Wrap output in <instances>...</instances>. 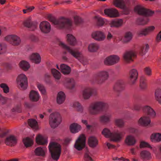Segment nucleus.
Segmentation results:
<instances>
[{
  "mask_svg": "<svg viewBox=\"0 0 161 161\" xmlns=\"http://www.w3.org/2000/svg\"><path fill=\"white\" fill-rule=\"evenodd\" d=\"M39 28L41 31L45 34L50 32L51 29L50 23L46 21H44L40 23Z\"/></svg>",
  "mask_w": 161,
  "mask_h": 161,
  "instance_id": "obj_14",
  "label": "nucleus"
},
{
  "mask_svg": "<svg viewBox=\"0 0 161 161\" xmlns=\"http://www.w3.org/2000/svg\"><path fill=\"white\" fill-rule=\"evenodd\" d=\"M121 14H128L130 11V0H121Z\"/></svg>",
  "mask_w": 161,
  "mask_h": 161,
  "instance_id": "obj_10",
  "label": "nucleus"
},
{
  "mask_svg": "<svg viewBox=\"0 0 161 161\" xmlns=\"http://www.w3.org/2000/svg\"><path fill=\"white\" fill-rule=\"evenodd\" d=\"M136 57V53L133 51H130L125 52L123 56L124 60L126 62L130 63L133 61V58Z\"/></svg>",
  "mask_w": 161,
  "mask_h": 161,
  "instance_id": "obj_16",
  "label": "nucleus"
},
{
  "mask_svg": "<svg viewBox=\"0 0 161 161\" xmlns=\"http://www.w3.org/2000/svg\"><path fill=\"white\" fill-rule=\"evenodd\" d=\"M140 147L141 148L145 147L150 148V146L148 143L145 142H142L140 143Z\"/></svg>",
  "mask_w": 161,
  "mask_h": 161,
  "instance_id": "obj_59",
  "label": "nucleus"
},
{
  "mask_svg": "<svg viewBox=\"0 0 161 161\" xmlns=\"http://www.w3.org/2000/svg\"><path fill=\"white\" fill-rule=\"evenodd\" d=\"M112 3L116 7L121 8V0H113Z\"/></svg>",
  "mask_w": 161,
  "mask_h": 161,
  "instance_id": "obj_55",
  "label": "nucleus"
},
{
  "mask_svg": "<svg viewBox=\"0 0 161 161\" xmlns=\"http://www.w3.org/2000/svg\"><path fill=\"white\" fill-rule=\"evenodd\" d=\"M144 71L146 74L148 75H151V70L150 68L146 67L144 69Z\"/></svg>",
  "mask_w": 161,
  "mask_h": 161,
  "instance_id": "obj_61",
  "label": "nucleus"
},
{
  "mask_svg": "<svg viewBox=\"0 0 161 161\" xmlns=\"http://www.w3.org/2000/svg\"><path fill=\"white\" fill-rule=\"evenodd\" d=\"M88 144L89 146L92 148L97 147L98 144V141L95 136H91L88 138Z\"/></svg>",
  "mask_w": 161,
  "mask_h": 161,
  "instance_id": "obj_29",
  "label": "nucleus"
},
{
  "mask_svg": "<svg viewBox=\"0 0 161 161\" xmlns=\"http://www.w3.org/2000/svg\"><path fill=\"white\" fill-rule=\"evenodd\" d=\"M5 51V47L2 44L0 43V54L4 53Z\"/></svg>",
  "mask_w": 161,
  "mask_h": 161,
  "instance_id": "obj_62",
  "label": "nucleus"
},
{
  "mask_svg": "<svg viewBox=\"0 0 161 161\" xmlns=\"http://www.w3.org/2000/svg\"><path fill=\"white\" fill-rule=\"evenodd\" d=\"M40 91L43 94H45L46 93V90L45 87L42 85L39 84L37 85Z\"/></svg>",
  "mask_w": 161,
  "mask_h": 161,
  "instance_id": "obj_56",
  "label": "nucleus"
},
{
  "mask_svg": "<svg viewBox=\"0 0 161 161\" xmlns=\"http://www.w3.org/2000/svg\"><path fill=\"white\" fill-rule=\"evenodd\" d=\"M97 82L98 84H101L104 82L109 77L108 73L106 71H101L97 73Z\"/></svg>",
  "mask_w": 161,
  "mask_h": 161,
  "instance_id": "obj_11",
  "label": "nucleus"
},
{
  "mask_svg": "<svg viewBox=\"0 0 161 161\" xmlns=\"http://www.w3.org/2000/svg\"><path fill=\"white\" fill-rule=\"evenodd\" d=\"M97 20V25L100 26H102L104 23V21L102 18L96 17Z\"/></svg>",
  "mask_w": 161,
  "mask_h": 161,
  "instance_id": "obj_54",
  "label": "nucleus"
},
{
  "mask_svg": "<svg viewBox=\"0 0 161 161\" xmlns=\"http://www.w3.org/2000/svg\"><path fill=\"white\" fill-rule=\"evenodd\" d=\"M5 39L14 46L19 45L21 42L20 38L14 35H8L5 37Z\"/></svg>",
  "mask_w": 161,
  "mask_h": 161,
  "instance_id": "obj_9",
  "label": "nucleus"
},
{
  "mask_svg": "<svg viewBox=\"0 0 161 161\" xmlns=\"http://www.w3.org/2000/svg\"><path fill=\"white\" fill-rule=\"evenodd\" d=\"M86 137L83 134L79 137L74 145L75 147L78 150L80 151L83 148L85 145Z\"/></svg>",
  "mask_w": 161,
  "mask_h": 161,
  "instance_id": "obj_7",
  "label": "nucleus"
},
{
  "mask_svg": "<svg viewBox=\"0 0 161 161\" xmlns=\"http://www.w3.org/2000/svg\"><path fill=\"white\" fill-rule=\"evenodd\" d=\"M17 82L22 90L25 89L28 86L27 78L23 74L19 75L17 79Z\"/></svg>",
  "mask_w": 161,
  "mask_h": 161,
  "instance_id": "obj_8",
  "label": "nucleus"
},
{
  "mask_svg": "<svg viewBox=\"0 0 161 161\" xmlns=\"http://www.w3.org/2000/svg\"><path fill=\"white\" fill-rule=\"evenodd\" d=\"M49 121L51 127L54 129L60 124L62 122V118L58 113H53L49 116Z\"/></svg>",
  "mask_w": 161,
  "mask_h": 161,
  "instance_id": "obj_6",
  "label": "nucleus"
},
{
  "mask_svg": "<svg viewBox=\"0 0 161 161\" xmlns=\"http://www.w3.org/2000/svg\"><path fill=\"white\" fill-rule=\"evenodd\" d=\"M132 37V35L130 32H128L126 33L123 42L125 43H127L129 42L131 39Z\"/></svg>",
  "mask_w": 161,
  "mask_h": 161,
  "instance_id": "obj_45",
  "label": "nucleus"
},
{
  "mask_svg": "<svg viewBox=\"0 0 161 161\" xmlns=\"http://www.w3.org/2000/svg\"><path fill=\"white\" fill-rule=\"evenodd\" d=\"M155 29V27L153 26L149 27L145 29L140 30L138 32L139 35H142L146 36L150 33L153 31Z\"/></svg>",
  "mask_w": 161,
  "mask_h": 161,
  "instance_id": "obj_33",
  "label": "nucleus"
},
{
  "mask_svg": "<svg viewBox=\"0 0 161 161\" xmlns=\"http://www.w3.org/2000/svg\"><path fill=\"white\" fill-rule=\"evenodd\" d=\"M65 85L69 89H72L75 86V82L73 79L67 78L65 80Z\"/></svg>",
  "mask_w": 161,
  "mask_h": 161,
  "instance_id": "obj_37",
  "label": "nucleus"
},
{
  "mask_svg": "<svg viewBox=\"0 0 161 161\" xmlns=\"http://www.w3.org/2000/svg\"><path fill=\"white\" fill-rule=\"evenodd\" d=\"M73 107L79 112H82L83 110L82 107L78 102H74L73 105Z\"/></svg>",
  "mask_w": 161,
  "mask_h": 161,
  "instance_id": "obj_52",
  "label": "nucleus"
},
{
  "mask_svg": "<svg viewBox=\"0 0 161 161\" xmlns=\"http://www.w3.org/2000/svg\"><path fill=\"white\" fill-rule=\"evenodd\" d=\"M65 98V96L64 93L62 92H59L57 95V103L59 104H62L64 102Z\"/></svg>",
  "mask_w": 161,
  "mask_h": 161,
  "instance_id": "obj_36",
  "label": "nucleus"
},
{
  "mask_svg": "<svg viewBox=\"0 0 161 161\" xmlns=\"http://www.w3.org/2000/svg\"><path fill=\"white\" fill-rule=\"evenodd\" d=\"M17 140L16 137L14 135H10L6 138L5 143L7 145L12 147L16 145Z\"/></svg>",
  "mask_w": 161,
  "mask_h": 161,
  "instance_id": "obj_18",
  "label": "nucleus"
},
{
  "mask_svg": "<svg viewBox=\"0 0 161 161\" xmlns=\"http://www.w3.org/2000/svg\"><path fill=\"white\" fill-rule=\"evenodd\" d=\"M67 39L68 43L71 46H75L77 44V40L72 35L67 34Z\"/></svg>",
  "mask_w": 161,
  "mask_h": 161,
  "instance_id": "obj_28",
  "label": "nucleus"
},
{
  "mask_svg": "<svg viewBox=\"0 0 161 161\" xmlns=\"http://www.w3.org/2000/svg\"><path fill=\"white\" fill-rule=\"evenodd\" d=\"M28 124L33 129L36 130L38 128L37 122L35 119H29L28 120Z\"/></svg>",
  "mask_w": 161,
  "mask_h": 161,
  "instance_id": "obj_35",
  "label": "nucleus"
},
{
  "mask_svg": "<svg viewBox=\"0 0 161 161\" xmlns=\"http://www.w3.org/2000/svg\"><path fill=\"white\" fill-rule=\"evenodd\" d=\"M61 72L65 75L69 74L71 72V69L69 67L65 64H62L60 66Z\"/></svg>",
  "mask_w": 161,
  "mask_h": 161,
  "instance_id": "obj_34",
  "label": "nucleus"
},
{
  "mask_svg": "<svg viewBox=\"0 0 161 161\" xmlns=\"http://www.w3.org/2000/svg\"><path fill=\"white\" fill-rule=\"evenodd\" d=\"M108 106V104L103 101H96L91 103L88 108L90 114L95 115L103 111Z\"/></svg>",
  "mask_w": 161,
  "mask_h": 161,
  "instance_id": "obj_2",
  "label": "nucleus"
},
{
  "mask_svg": "<svg viewBox=\"0 0 161 161\" xmlns=\"http://www.w3.org/2000/svg\"><path fill=\"white\" fill-rule=\"evenodd\" d=\"M61 45L63 48L66 50L69 54L79 60L84 65L87 63L86 60L84 58L82 54L78 51L72 49L63 43H61Z\"/></svg>",
  "mask_w": 161,
  "mask_h": 161,
  "instance_id": "obj_4",
  "label": "nucleus"
},
{
  "mask_svg": "<svg viewBox=\"0 0 161 161\" xmlns=\"http://www.w3.org/2000/svg\"><path fill=\"white\" fill-rule=\"evenodd\" d=\"M74 23L76 25H78L82 24L83 21L82 19L78 16H75L74 17Z\"/></svg>",
  "mask_w": 161,
  "mask_h": 161,
  "instance_id": "obj_51",
  "label": "nucleus"
},
{
  "mask_svg": "<svg viewBox=\"0 0 161 161\" xmlns=\"http://www.w3.org/2000/svg\"><path fill=\"white\" fill-rule=\"evenodd\" d=\"M29 97L31 101L35 102L38 101L40 96L37 92L32 90L30 92Z\"/></svg>",
  "mask_w": 161,
  "mask_h": 161,
  "instance_id": "obj_32",
  "label": "nucleus"
},
{
  "mask_svg": "<svg viewBox=\"0 0 161 161\" xmlns=\"http://www.w3.org/2000/svg\"><path fill=\"white\" fill-rule=\"evenodd\" d=\"M84 157L86 159V160L87 161L89 160H92V158L89 156V153H86L85 154L84 156Z\"/></svg>",
  "mask_w": 161,
  "mask_h": 161,
  "instance_id": "obj_63",
  "label": "nucleus"
},
{
  "mask_svg": "<svg viewBox=\"0 0 161 161\" xmlns=\"http://www.w3.org/2000/svg\"><path fill=\"white\" fill-rule=\"evenodd\" d=\"M156 41L158 42L161 41V31L157 34L156 38Z\"/></svg>",
  "mask_w": 161,
  "mask_h": 161,
  "instance_id": "obj_64",
  "label": "nucleus"
},
{
  "mask_svg": "<svg viewBox=\"0 0 161 161\" xmlns=\"http://www.w3.org/2000/svg\"><path fill=\"white\" fill-rule=\"evenodd\" d=\"M136 142V140L134 137L131 136H127L125 140V142L126 144L130 146L135 145Z\"/></svg>",
  "mask_w": 161,
  "mask_h": 161,
  "instance_id": "obj_38",
  "label": "nucleus"
},
{
  "mask_svg": "<svg viewBox=\"0 0 161 161\" xmlns=\"http://www.w3.org/2000/svg\"><path fill=\"white\" fill-rule=\"evenodd\" d=\"M46 150L47 148L45 147H38L35 149L34 153L36 156L43 157L45 155Z\"/></svg>",
  "mask_w": 161,
  "mask_h": 161,
  "instance_id": "obj_30",
  "label": "nucleus"
},
{
  "mask_svg": "<svg viewBox=\"0 0 161 161\" xmlns=\"http://www.w3.org/2000/svg\"><path fill=\"white\" fill-rule=\"evenodd\" d=\"M110 141L115 142H118L121 140V132L118 130L112 132L110 138Z\"/></svg>",
  "mask_w": 161,
  "mask_h": 161,
  "instance_id": "obj_21",
  "label": "nucleus"
},
{
  "mask_svg": "<svg viewBox=\"0 0 161 161\" xmlns=\"http://www.w3.org/2000/svg\"><path fill=\"white\" fill-rule=\"evenodd\" d=\"M24 25L25 26L30 28L31 31H34L37 27L36 25L30 19H28L25 21Z\"/></svg>",
  "mask_w": 161,
  "mask_h": 161,
  "instance_id": "obj_24",
  "label": "nucleus"
},
{
  "mask_svg": "<svg viewBox=\"0 0 161 161\" xmlns=\"http://www.w3.org/2000/svg\"><path fill=\"white\" fill-rule=\"evenodd\" d=\"M19 64L20 67L25 71L27 70L30 67V65L28 63L24 60L21 61Z\"/></svg>",
  "mask_w": 161,
  "mask_h": 161,
  "instance_id": "obj_43",
  "label": "nucleus"
},
{
  "mask_svg": "<svg viewBox=\"0 0 161 161\" xmlns=\"http://www.w3.org/2000/svg\"><path fill=\"white\" fill-rule=\"evenodd\" d=\"M147 84L146 80L143 77H142L140 79V88L142 90L145 89L147 87Z\"/></svg>",
  "mask_w": 161,
  "mask_h": 161,
  "instance_id": "obj_50",
  "label": "nucleus"
},
{
  "mask_svg": "<svg viewBox=\"0 0 161 161\" xmlns=\"http://www.w3.org/2000/svg\"><path fill=\"white\" fill-rule=\"evenodd\" d=\"M48 147L52 158L54 160L57 161L61 152L60 145L57 142H51L49 143Z\"/></svg>",
  "mask_w": 161,
  "mask_h": 161,
  "instance_id": "obj_3",
  "label": "nucleus"
},
{
  "mask_svg": "<svg viewBox=\"0 0 161 161\" xmlns=\"http://www.w3.org/2000/svg\"><path fill=\"white\" fill-rule=\"evenodd\" d=\"M115 125L119 127H121V119L119 118L116 119H115Z\"/></svg>",
  "mask_w": 161,
  "mask_h": 161,
  "instance_id": "obj_60",
  "label": "nucleus"
},
{
  "mask_svg": "<svg viewBox=\"0 0 161 161\" xmlns=\"http://www.w3.org/2000/svg\"><path fill=\"white\" fill-rule=\"evenodd\" d=\"M143 112L149 116L153 117L156 115L154 110L150 107L148 106H145L142 108Z\"/></svg>",
  "mask_w": 161,
  "mask_h": 161,
  "instance_id": "obj_20",
  "label": "nucleus"
},
{
  "mask_svg": "<svg viewBox=\"0 0 161 161\" xmlns=\"http://www.w3.org/2000/svg\"><path fill=\"white\" fill-rule=\"evenodd\" d=\"M0 87L2 88L3 92L7 93L9 92V88L8 85L5 83H2L0 84Z\"/></svg>",
  "mask_w": 161,
  "mask_h": 161,
  "instance_id": "obj_53",
  "label": "nucleus"
},
{
  "mask_svg": "<svg viewBox=\"0 0 161 161\" xmlns=\"http://www.w3.org/2000/svg\"><path fill=\"white\" fill-rule=\"evenodd\" d=\"M112 132L108 128H104L102 131V134L106 138H110Z\"/></svg>",
  "mask_w": 161,
  "mask_h": 161,
  "instance_id": "obj_46",
  "label": "nucleus"
},
{
  "mask_svg": "<svg viewBox=\"0 0 161 161\" xmlns=\"http://www.w3.org/2000/svg\"><path fill=\"white\" fill-rule=\"evenodd\" d=\"M141 158L143 161H147L152 158L151 153L149 151L143 150L141 151L140 154Z\"/></svg>",
  "mask_w": 161,
  "mask_h": 161,
  "instance_id": "obj_19",
  "label": "nucleus"
},
{
  "mask_svg": "<svg viewBox=\"0 0 161 161\" xmlns=\"http://www.w3.org/2000/svg\"><path fill=\"white\" fill-rule=\"evenodd\" d=\"M92 38L97 41H103L106 36L103 32L101 31H96L92 32L91 34Z\"/></svg>",
  "mask_w": 161,
  "mask_h": 161,
  "instance_id": "obj_15",
  "label": "nucleus"
},
{
  "mask_svg": "<svg viewBox=\"0 0 161 161\" xmlns=\"http://www.w3.org/2000/svg\"><path fill=\"white\" fill-rule=\"evenodd\" d=\"M114 90L116 94L119 96L121 90V82L120 80L115 83L114 87Z\"/></svg>",
  "mask_w": 161,
  "mask_h": 161,
  "instance_id": "obj_41",
  "label": "nucleus"
},
{
  "mask_svg": "<svg viewBox=\"0 0 161 161\" xmlns=\"http://www.w3.org/2000/svg\"><path fill=\"white\" fill-rule=\"evenodd\" d=\"M141 108V105L139 103H136L134 105L132 109L136 111H139Z\"/></svg>",
  "mask_w": 161,
  "mask_h": 161,
  "instance_id": "obj_58",
  "label": "nucleus"
},
{
  "mask_svg": "<svg viewBox=\"0 0 161 161\" xmlns=\"http://www.w3.org/2000/svg\"><path fill=\"white\" fill-rule=\"evenodd\" d=\"M30 59L33 62L38 64L41 62V57L40 55L37 53H32L30 57Z\"/></svg>",
  "mask_w": 161,
  "mask_h": 161,
  "instance_id": "obj_26",
  "label": "nucleus"
},
{
  "mask_svg": "<svg viewBox=\"0 0 161 161\" xmlns=\"http://www.w3.org/2000/svg\"><path fill=\"white\" fill-rule=\"evenodd\" d=\"M104 13L105 15L111 18L118 17L119 16L118 10L114 8L105 9L104 10Z\"/></svg>",
  "mask_w": 161,
  "mask_h": 161,
  "instance_id": "obj_17",
  "label": "nucleus"
},
{
  "mask_svg": "<svg viewBox=\"0 0 161 161\" xmlns=\"http://www.w3.org/2000/svg\"><path fill=\"white\" fill-rule=\"evenodd\" d=\"M151 120L148 117L144 116L141 117L138 120V124L142 126H147L150 125Z\"/></svg>",
  "mask_w": 161,
  "mask_h": 161,
  "instance_id": "obj_22",
  "label": "nucleus"
},
{
  "mask_svg": "<svg viewBox=\"0 0 161 161\" xmlns=\"http://www.w3.org/2000/svg\"><path fill=\"white\" fill-rule=\"evenodd\" d=\"M138 77V73L135 69L130 70L129 74V80L130 84L131 85H134L136 83Z\"/></svg>",
  "mask_w": 161,
  "mask_h": 161,
  "instance_id": "obj_13",
  "label": "nucleus"
},
{
  "mask_svg": "<svg viewBox=\"0 0 161 161\" xmlns=\"http://www.w3.org/2000/svg\"><path fill=\"white\" fill-rule=\"evenodd\" d=\"M9 100V99L3 97L0 94V103L2 104H4L6 103L7 101Z\"/></svg>",
  "mask_w": 161,
  "mask_h": 161,
  "instance_id": "obj_57",
  "label": "nucleus"
},
{
  "mask_svg": "<svg viewBox=\"0 0 161 161\" xmlns=\"http://www.w3.org/2000/svg\"><path fill=\"white\" fill-rule=\"evenodd\" d=\"M120 58L117 55H112L107 57L104 60V63L108 65H113L119 61Z\"/></svg>",
  "mask_w": 161,
  "mask_h": 161,
  "instance_id": "obj_12",
  "label": "nucleus"
},
{
  "mask_svg": "<svg viewBox=\"0 0 161 161\" xmlns=\"http://www.w3.org/2000/svg\"><path fill=\"white\" fill-rule=\"evenodd\" d=\"M155 98L156 100L161 105V89H157L156 90Z\"/></svg>",
  "mask_w": 161,
  "mask_h": 161,
  "instance_id": "obj_40",
  "label": "nucleus"
},
{
  "mask_svg": "<svg viewBox=\"0 0 161 161\" xmlns=\"http://www.w3.org/2000/svg\"><path fill=\"white\" fill-rule=\"evenodd\" d=\"M111 27H118L121 25V19H116L112 21L110 24Z\"/></svg>",
  "mask_w": 161,
  "mask_h": 161,
  "instance_id": "obj_44",
  "label": "nucleus"
},
{
  "mask_svg": "<svg viewBox=\"0 0 161 161\" xmlns=\"http://www.w3.org/2000/svg\"><path fill=\"white\" fill-rule=\"evenodd\" d=\"M70 130L71 132L73 133L78 132L80 130L81 127L80 125L76 123H73L70 125Z\"/></svg>",
  "mask_w": 161,
  "mask_h": 161,
  "instance_id": "obj_27",
  "label": "nucleus"
},
{
  "mask_svg": "<svg viewBox=\"0 0 161 161\" xmlns=\"http://www.w3.org/2000/svg\"><path fill=\"white\" fill-rule=\"evenodd\" d=\"M149 48V45L148 44L141 47L139 51L140 54L141 55L145 54L147 52Z\"/></svg>",
  "mask_w": 161,
  "mask_h": 161,
  "instance_id": "obj_48",
  "label": "nucleus"
},
{
  "mask_svg": "<svg viewBox=\"0 0 161 161\" xmlns=\"http://www.w3.org/2000/svg\"><path fill=\"white\" fill-rule=\"evenodd\" d=\"M37 143L40 145H45L47 144V140L46 138L43 136L39 135L36 137Z\"/></svg>",
  "mask_w": 161,
  "mask_h": 161,
  "instance_id": "obj_31",
  "label": "nucleus"
},
{
  "mask_svg": "<svg viewBox=\"0 0 161 161\" xmlns=\"http://www.w3.org/2000/svg\"><path fill=\"white\" fill-rule=\"evenodd\" d=\"M134 11L139 15L145 16L140 17L137 19L136 23L140 25H143L147 24L149 20L148 18L146 16L151 15L153 14V11L145 8L139 5H137L135 6Z\"/></svg>",
  "mask_w": 161,
  "mask_h": 161,
  "instance_id": "obj_1",
  "label": "nucleus"
},
{
  "mask_svg": "<svg viewBox=\"0 0 161 161\" xmlns=\"http://www.w3.org/2000/svg\"><path fill=\"white\" fill-rule=\"evenodd\" d=\"M53 23L59 29L70 28L73 25V22L71 19L64 17H61L58 20H54Z\"/></svg>",
  "mask_w": 161,
  "mask_h": 161,
  "instance_id": "obj_5",
  "label": "nucleus"
},
{
  "mask_svg": "<svg viewBox=\"0 0 161 161\" xmlns=\"http://www.w3.org/2000/svg\"><path fill=\"white\" fill-rule=\"evenodd\" d=\"M152 142H159L161 141V133H157L152 134L151 136Z\"/></svg>",
  "mask_w": 161,
  "mask_h": 161,
  "instance_id": "obj_39",
  "label": "nucleus"
},
{
  "mask_svg": "<svg viewBox=\"0 0 161 161\" xmlns=\"http://www.w3.org/2000/svg\"><path fill=\"white\" fill-rule=\"evenodd\" d=\"M23 142L25 147H26L31 146L33 143V140L28 137L24 139Z\"/></svg>",
  "mask_w": 161,
  "mask_h": 161,
  "instance_id": "obj_47",
  "label": "nucleus"
},
{
  "mask_svg": "<svg viewBox=\"0 0 161 161\" xmlns=\"http://www.w3.org/2000/svg\"><path fill=\"white\" fill-rule=\"evenodd\" d=\"M99 46L97 43H92L89 45L88 50L90 52H96Z\"/></svg>",
  "mask_w": 161,
  "mask_h": 161,
  "instance_id": "obj_42",
  "label": "nucleus"
},
{
  "mask_svg": "<svg viewBox=\"0 0 161 161\" xmlns=\"http://www.w3.org/2000/svg\"><path fill=\"white\" fill-rule=\"evenodd\" d=\"M93 93V90L90 88H86L82 92V96L85 99H89Z\"/></svg>",
  "mask_w": 161,
  "mask_h": 161,
  "instance_id": "obj_23",
  "label": "nucleus"
},
{
  "mask_svg": "<svg viewBox=\"0 0 161 161\" xmlns=\"http://www.w3.org/2000/svg\"><path fill=\"white\" fill-rule=\"evenodd\" d=\"M111 118L110 114L103 115L99 117V121L102 124H107L110 121Z\"/></svg>",
  "mask_w": 161,
  "mask_h": 161,
  "instance_id": "obj_25",
  "label": "nucleus"
},
{
  "mask_svg": "<svg viewBox=\"0 0 161 161\" xmlns=\"http://www.w3.org/2000/svg\"><path fill=\"white\" fill-rule=\"evenodd\" d=\"M51 72L54 77L57 80H59L61 77L60 73L55 69H51Z\"/></svg>",
  "mask_w": 161,
  "mask_h": 161,
  "instance_id": "obj_49",
  "label": "nucleus"
}]
</instances>
